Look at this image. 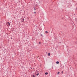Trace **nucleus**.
I'll return each instance as SVG.
<instances>
[{
    "label": "nucleus",
    "mask_w": 77,
    "mask_h": 77,
    "mask_svg": "<svg viewBox=\"0 0 77 77\" xmlns=\"http://www.w3.org/2000/svg\"><path fill=\"white\" fill-rule=\"evenodd\" d=\"M39 72H38V71L36 70L35 73V74H36L37 75H39Z\"/></svg>",
    "instance_id": "obj_1"
},
{
    "label": "nucleus",
    "mask_w": 77,
    "mask_h": 77,
    "mask_svg": "<svg viewBox=\"0 0 77 77\" xmlns=\"http://www.w3.org/2000/svg\"><path fill=\"white\" fill-rule=\"evenodd\" d=\"M6 24L8 27H9V26H10V23L9 22H7Z\"/></svg>",
    "instance_id": "obj_2"
},
{
    "label": "nucleus",
    "mask_w": 77,
    "mask_h": 77,
    "mask_svg": "<svg viewBox=\"0 0 77 77\" xmlns=\"http://www.w3.org/2000/svg\"><path fill=\"white\" fill-rule=\"evenodd\" d=\"M21 21H22V22H24V18L22 19Z\"/></svg>",
    "instance_id": "obj_3"
},
{
    "label": "nucleus",
    "mask_w": 77,
    "mask_h": 77,
    "mask_svg": "<svg viewBox=\"0 0 77 77\" xmlns=\"http://www.w3.org/2000/svg\"><path fill=\"white\" fill-rule=\"evenodd\" d=\"M48 56H50V53H48Z\"/></svg>",
    "instance_id": "obj_4"
},
{
    "label": "nucleus",
    "mask_w": 77,
    "mask_h": 77,
    "mask_svg": "<svg viewBox=\"0 0 77 77\" xmlns=\"http://www.w3.org/2000/svg\"><path fill=\"white\" fill-rule=\"evenodd\" d=\"M45 75H47V74H48V72H46L45 73Z\"/></svg>",
    "instance_id": "obj_5"
},
{
    "label": "nucleus",
    "mask_w": 77,
    "mask_h": 77,
    "mask_svg": "<svg viewBox=\"0 0 77 77\" xmlns=\"http://www.w3.org/2000/svg\"><path fill=\"white\" fill-rule=\"evenodd\" d=\"M45 32L46 33H48V32H47V31H45Z\"/></svg>",
    "instance_id": "obj_6"
},
{
    "label": "nucleus",
    "mask_w": 77,
    "mask_h": 77,
    "mask_svg": "<svg viewBox=\"0 0 77 77\" xmlns=\"http://www.w3.org/2000/svg\"><path fill=\"white\" fill-rule=\"evenodd\" d=\"M56 63H57V64H58V61H57L56 62Z\"/></svg>",
    "instance_id": "obj_7"
},
{
    "label": "nucleus",
    "mask_w": 77,
    "mask_h": 77,
    "mask_svg": "<svg viewBox=\"0 0 77 77\" xmlns=\"http://www.w3.org/2000/svg\"><path fill=\"white\" fill-rule=\"evenodd\" d=\"M40 36H43L42 34H41Z\"/></svg>",
    "instance_id": "obj_8"
},
{
    "label": "nucleus",
    "mask_w": 77,
    "mask_h": 77,
    "mask_svg": "<svg viewBox=\"0 0 77 77\" xmlns=\"http://www.w3.org/2000/svg\"><path fill=\"white\" fill-rule=\"evenodd\" d=\"M34 10L36 11V9L35 8V7H34Z\"/></svg>",
    "instance_id": "obj_9"
},
{
    "label": "nucleus",
    "mask_w": 77,
    "mask_h": 77,
    "mask_svg": "<svg viewBox=\"0 0 77 77\" xmlns=\"http://www.w3.org/2000/svg\"><path fill=\"white\" fill-rule=\"evenodd\" d=\"M63 71H62L61 72V73H62V74H63Z\"/></svg>",
    "instance_id": "obj_10"
},
{
    "label": "nucleus",
    "mask_w": 77,
    "mask_h": 77,
    "mask_svg": "<svg viewBox=\"0 0 77 77\" xmlns=\"http://www.w3.org/2000/svg\"><path fill=\"white\" fill-rule=\"evenodd\" d=\"M60 73V72H58V74Z\"/></svg>",
    "instance_id": "obj_11"
},
{
    "label": "nucleus",
    "mask_w": 77,
    "mask_h": 77,
    "mask_svg": "<svg viewBox=\"0 0 77 77\" xmlns=\"http://www.w3.org/2000/svg\"><path fill=\"white\" fill-rule=\"evenodd\" d=\"M39 44H41V42H39Z\"/></svg>",
    "instance_id": "obj_12"
},
{
    "label": "nucleus",
    "mask_w": 77,
    "mask_h": 77,
    "mask_svg": "<svg viewBox=\"0 0 77 77\" xmlns=\"http://www.w3.org/2000/svg\"><path fill=\"white\" fill-rule=\"evenodd\" d=\"M33 77H35V75H33Z\"/></svg>",
    "instance_id": "obj_13"
},
{
    "label": "nucleus",
    "mask_w": 77,
    "mask_h": 77,
    "mask_svg": "<svg viewBox=\"0 0 77 77\" xmlns=\"http://www.w3.org/2000/svg\"><path fill=\"white\" fill-rule=\"evenodd\" d=\"M35 14H36V12H34Z\"/></svg>",
    "instance_id": "obj_14"
},
{
    "label": "nucleus",
    "mask_w": 77,
    "mask_h": 77,
    "mask_svg": "<svg viewBox=\"0 0 77 77\" xmlns=\"http://www.w3.org/2000/svg\"><path fill=\"white\" fill-rule=\"evenodd\" d=\"M58 63H59V61H58Z\"/></svg>",
    "instance_id": "obj_15"
},
{
    "label": "nucleus",
    "mask_w": 77,
    "mask_h": 77,
    "mask_svg": "<svg viewBox=\"0 0 77 77\" xmlns=\"http://www.w3.org/2000/svg\"><path fill=\"white\" fill-rule=\"evenodd\" d=\"M11 39H12V38L11 37Z\"/></svg>",
    "instance_id": "obj_16"
},
{
    "label": "nucleus",
    "mask_w": 77,
    "mask_h": 77,
    "mask_svg": "<svg viewBox=\"0 0 77 77\" xmlns=\"http://www.w3.org/2000/svg\"><path fill=\"white\" fill-rule=\"evenodd\" d=\"M57 74H58V72H57Z\"/></svg>",
    "instance_id": "obj_17"
}]
</instances>
